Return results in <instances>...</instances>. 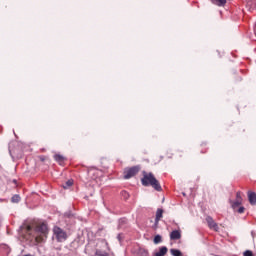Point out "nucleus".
I'll return each instance as SVG.
<instances>
[{
    "label": "nucleus",
    "instance_id": "f257e3e1",
    "mask_svg": "<svg viewBox=\"0 0 256 256\" xmlns=\"http://www.w3.org/2000/svg\"><path fill=\"white\" fill-rule=\"evenodd\" d=\"M142 185L144 187H153L156 191H161V184H159V181L155 178L153 173H147L144 172L143 178H142Z\"/></svg>",
    "mask_w": 256,
    "mask_h": 256
},
{
    "label": "nucleus",
    "instance_id": "f03ea898",
    "mask_svg": "<svg viewBox=\"0 0 256 256\" xmlns=\"http://www.w3.org/2000/svg\"><path fill=\"white\" fill-rule=\"evenodd\" d=\"M47 231V224L42 223L36 226L33 234L36 245H39V243H45V239H47Z\"/></svg>",
    "mask_w": 256,
    "mask_h": 256
},
{
    "label": "nucleus",
    "instance_id": "7ed1b4c3",
    "mask_svg": "<svg viewBox=\"0 0 256 256\" xmlns=\"http://www.w3.org/2000/svg\"><path fill=\"white\" fill-rule=\"evenodd\" d=\"M54 237L57 239L59 243H63V241H67V233L63 231V229L59 227H54Z\"/></svg>",
    "mask_w": 256,
    "mask_h": 256
},
{
    "label": "nucleus",
    "instance_id": "20e7f679",
    "mask_svg": "<svg viewBox=\"0 0 256 256\" xmlns=\"http://www.w3.org/2000/svg\"><path fill=\"white\" fill-rule=\"evenodd\" d=\"M139 173V167L134 166L132 168L126 169L124 171V179H131V177H135Z\"/></svg>",
    "mask_w": 256,
    "mask_h": 256
},
{
    "label": "nucleus",
    "instance_id": "39448f33",
    "mask_svg": "<svg viewBox=\"0 0 256 256\" xmlns=\"http://www.w3.org/2000/svg\"><path fill=\"white\" fill-rule=\"evenodd\" d=\"M206 221L210 229H213L214 231H219V226L217 225V223H215V220H213V218L207 217Z\"/></svg>",
    "mask_w": 256,
    "mask_h": 256
},
{
    "label": "nucleus",
    "instance_id": "423d86ee",
    "mask_svg": "<svg viewBox=\"0 0 256 256\" xmlns=\"http://www.w3.org/2000/svg\"><path fill=\"white\" fill-rule=\"evenodd\" d=\"M170 239H172L173 241L177 240V239H181V231L179 230H174L170 233Z\"/></svg>",
    "mask_w": 256,
    "mask_h": 256
},
{
    "label": "nucleus",
    "instance_id": "0eeeda50",
    "mask_svg": "<svg viewBox=\"0 0 256 256\" xmlns=\"http://www.w3.org/2000/svg\"><path fill=\"white\" fill-rule=\"evenodd\" d=\"M162 218H163V209L159 208L156 211V218H155L156 225H157V223H159V221H161Z\"/></svg>",
    "mask_w": 256,
    "mask_h": 256
},
{
    "label": "nucleus",
    "instance_id": "6e6552de",
    "mask_svg": "<svg viewBox=\"0 0 256 256\" xmlns=\"http://www.w3.org/2000/svg\"><path fill=\"white\" fill-rule=\"evenodd\" d=\"M248 199L251 205L256 204V194L254 192H248Z\"/></svg>",
    "mask_w": 256,
    "mask_h": 256
},
{
    "label": "nucleus",
    "instance_id": "1a4fd4ad",
    "mask_svg": "<svg viewBox=\"0 0 256 256\" xmlns=\"http://www.w3.org/2000/svg\"><path fill=\"white\" fill-rule=\"evenodd\" d=\"M213 5H217L218 7H224L226 5L227 0H211Z\"/></svg>",
    "mask_w": 256,
    "mask_h": 256
},
{
    "label": "nucleus",
    "instance_id": "9d476101",
    "mask_svg": "<svg viewBox=\"0 0 256 256\" xmlns=\"http://www.w3.org/2000/svg\"><path fill=\"white\" fill-rule=\"evenodd\" d=\"M167 247L163 246L160 248L159 252H156L154 256H165L167 255Z\"/></svg>",
    "mask_w": 256,
    "mask_h": 256
},
{
    "label": "nucleus",
    "instance_id": "9b49d317",
    "mask_svg": "<svg viewBox=\"0 0 256 256\" xmlns=\"http://www.w3.org/2000/svg\"><path fill=\"white\" fill-rule=\"evenodd\" d=\"M54 159H55V161H57L60 164L63 163V161H65V157H63V155H61V154L54 155Z\"/></svg>",
    "mask_w": 256,
    "mask_h": 256
},
{
    "label": "nucleus",
    "instance_id": "f8f14e48",
    "mask_svg": "<svg viewBox=\"0 0 256 256\" xmlns=\"http://www.w3.org/2000/svg\"><path fill=\"white\" fill-rule=\"evenodd\" d=\"M241 203H243V202L240 201V200H236L234 202L230 200V204H231L232 209H236L237 207H239V205H241Z\"/></svg>",
    "mask_w": 256,
    "mask_h": 256
},
{
    "label": "nucleus",
    "instance_id": "ddd939ff",
    "mask_svg": "<svg viewBox=\"0 0 256 256\" xmlns=\"http://www.w3.org/2000/svg\"><path fill=\"white\" fill-rule=\"evenodd\" d=\"M170 253L173 256H183V253H181L178 249H171Z\"/></svg>",
    "mask_w": 256,
    "mask_h": 256
},
{
    "label": "nucleus",
    "instance_id": "4468645a",
    "mask_svg": "<svg viewBox=\"0 0 256 256\" xmlns=\"http://www.w3.org/2000/svg\"><path fill=\"white\" fill-rule=\"evenodd\" d=\"M11 201H12V203H19L21 201V196L14 195V196H12Z\"/></svg>",
    "mask_w": 256,
    "mask_h": 256
},
{
    "label": "nucleus",
    "instance_id": "2eb2a0df",
    "mask_svg": "<svg viewBox=\"0 0 256 256\" xmlns=\"http://www.w3.org/2000/svg\"><path fill=\"white\" fill-rule=\"evenodd\" d=\"M73 185V180H68L64 185V189H69Z\"/></svg>",
    "mask_w": 256,
    "mask_h": 256
},
{
    "label": "nucleus",
    "instance_id": "dca6fc26",
    "mask_svg": "<svg viewBox=\"0 0 256 256\" xmlns=\"http://www.w3.org/2000/svg\"><path fill=\"white\" fill-rule=\"evenodd\" d=\"M154 243H155V245L161 243V236L160 235H156L154 237Z\"/></svg>",
    "mask_w": 256,
    "mask_h": 256
},
{
    "label": "nucleus",
    "instance_id": "f3484780",
    "mask_svg": "<svg viewBox=\"0 0 256 256\" xmlns=\"http://www.w3.org/2000/svg\"><path fill=\"white\" fill-rule=\"evenodd\" d=\"M236 201H242L243 202V198H241V192H237Z\"/></svg>",
    "mask_w": 256,
    "mask_h": 256
},
{
    "label": "nucleus",
    "instance_id": "a211bd4d",
    "mask_svg": "<svg viewBox=\"0 0 256 256\" xmlns=\"http://www.w3.org/2000/svg\"><path fill=\"white\" fill-rule=\"evenodd\" d=\"M140 253H141L142 256H148L149 255V252L145 249H141Z\"/></svg>",
    "mask_w": 256,
    "mask_h": 256
},
{
    "label": "nucleus",
    "instance_id": "6ab92c4d",
    "mask_svg": "<svg viewBox=\"0 0 256 256\" xmlns=\"http://www.w3.org/2000/svg\"><path fill=\"white\" fill-rule=\"evenodd\" d=\"M244 256H253V252L251 250H246Z\"/></svg>",
    "mask_w": 256,
    "mask_h": 256
},
{
    "label": "nucleus",
    "instance_id": "aec40b11",
    "mask_svg": "<svg viewBox=\"0 0 256 256\" xmlns=\"http://www.w3.org/2000/svg\"><path fill=\"white\" fill-rule=\"evenodd\" d=\"M245 212V207H240L238 209V213H244Z\"/></svg>",
    "mask_w": 256,
    "mask_h": 256
},
{
    "label": "nucleus",
    "instance_id": "412c9836",
    "mask_svg": "<svg viewBox=\"0 0 256 256\" xmlns=\"http://www.w3.org/2000/svg\"><path fill=\"white\" fill-rule=\"evenodd\" d=\"M26 230H27V233H30V231H31V226H27V227H26Z\"/></svg>",
    "mask_w": 256,
    "mask_h": 256
}]
</instances>
